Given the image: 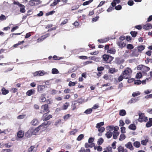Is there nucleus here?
I'll return each mask as SVG.
<instances>
[{"mask_svg": "<svg viewBox=\"0 0 152 152\" xmlns=\"http://www.w3.org/2000/svg\"><path fill=\"white\" fill-rule=\"evenodd\" d=\"M102 60L104 62L110 63L113 60L114 57L107 54H104L102 56Z\"/></svg>", "mask_w": 152, "mask_h": 152, "instance_id": "nucleus-2", "label": "nucleus"}, {"mask_svg": "<svg viewBox=\"0 0 152 152\" xmlns=\"http://www.w3.org/2000/svg\"><path fill=\"white\" fill-rule=\"evenodd\" d=\"M78 130L77 129H74L73 130L70 131V133L71 134L75 135L76 133L77 132Z\"/></svg>", "mask_w": 152, "mask_h": 152, "instance_id": "nucleus-59", "label": "nucleus"}, {"mask_svg": "<svg viewBox=\"0 0 152 152\" xmlns=\"http://www.w3.org/2000/svg\"><path fill=\"white\" fill-rule=\"evenodd\" d=\"M139 118L138 119V121L140 123L142 122H146L148 121V117L146 116L144 113L139 112L138 113Z\"/></svg>", "mask_w": 152, "mask_h": 152, "instance_id": "nucleus-3", "label": "nucleus"}, {"mask_svg": "<svg viewBox=\"0 0 152 152\" xmlns=\"http://www.w3.org/2000/svg\"><path fill=\"white\" fill-rule=\"evenodd\" d=\"M40 130V129L38 127L36 128L34 130H33V134H34V135H36V133H37Z\"/></svg>", "mask_w": 152, "mask_h": 152, "instance_id": "nucleus-50", "label": "nucleus"}, {"mask_svg": "<svg viewBox=\"0 0 152 152\" xmlns=\"http://www.w3.org/2000/svg\"><path fill=\"white\" fill-rule=\"evenodd\" d=\"M48 113H45L43 114L42 119L44 121H47L52 118V116L51 115H48Z\"/></svg>", "mask_w": 152, "mask_h": 152, "instance_id": "nucleus-6", "label": "nucleus"}, {"mask_svg": "<svg viewBox=\"0 0 152 152\" xmlns=\"http://www.w3.org/2000/svg\"><path fill=\"white\" fill-rule=\"evenodd\" d=\"M45 94H42L41 96H39V100L40 102H44L46 100V98L45 97Z\"/></svg>", "mask_w": 152, "mask_h": 152, "instance_id": "nucleus-12", "label": "nucleus"}, {"mask_svg": "<svg viewBox=\"0 0 152 152\" xmlns=\"http://www.w3.org/2000/svg\"><path fill=\"white\" fill-rule=\"evenodd\" d=\"M93 1V0H89L88 1H85L83 3V6H85L88 5L91 3Z\"/></svg>", "mask_w": 152, "mask_h": 152, "instance_id": "nucleus-44", "label": "nucleus"}, {"mask_svg": "<svg viewBox=\"0 0 152 152\" xmlns=\"http://www.w3.org/2000/svg\"><path fill=\"white\" fill-rule=\"evenodd\" d=\"M99 18V16H97L95 18H92V22H94L97 21L98 20Z\"/></svg>", "mask_w": 152, "mask_h": 152, "instance_id": "nucleus-58", "label": "nucleus"}, {"mask_svg": "<svg viewBox=\"0 0 152 152\" xmlns=\"http://www.w3.org/2000/svg\"><path fill=\"white\" fill-rule=\"evenodd\" d=\"M35 91L34 89H31L27 91L26 92V94L28 96H31L34 94Z\"/></svg>", "mask_w": 152, "mask_h": 152, "instance_id": "nucleus-17", "label": "nucleus"}, {"mask_svg": "<svg viewBox=\"0 0 152 152\" xmlns=\"http://www.w3.org/2000/svg\"><path fill=\"white\" fill-rule=\"evenodd\" d=\"M70 117V115L69 114H66L63 117V118L65 121L67 120Z\"/></svg>", "mask_w": 152, "mask_h": 152, "instance_id": "nucleus-64", "label": "nucleus"}, {"mask_svg": "<svg viewBox=\"0 0 152 152\" xmlns=\"http://www.w3.org/2000/svg\"><path fill=\"white\" fill-rule=\"evenodd\" d=\"M113 139H116L117 138V137L119 134V132H118L113 131Z\"/></svg>", "mask_w": 152, "mask_h": 152, "instance_id": "nucleus-28", "label": "nucleus"}, {"mask_svg": "<svg viewBox=\"0 0 152 152\" xmlns=\"http://www.w3.org/2000/svg\"><path fill=\"white\" fill-rule=\"evenodd\" d=\"M118 152H127L126 149H124V148L121 146H119L118 148Z\"/></svg>", "mask_w": 152, "mask_h": 152, "instance_id": "nucleus-21", "label": "nucleus"}, {"mask_svg": "<svg viewBox=\"0 0 152 152\" xmlns=\"http://www.w3.org/2000/svg\"><path fill=\"white\" fill-rule=\"evenodd\" d=\"M124 77L122 75H121L120 76L118 79V81L119 82H120L121 81H122L124 79Z\"/></svg>", "mask_w": 152, "mask_h": 152, "instance_id": "nucleus-63", "label": "nucleus"}, {"mask_svg": "<svg viewBox=\"0 0 152 152\" xmlns=\"http://www.w3.org/2000/svg\"><path fill=\"white\" fill-rule=\"evenodd\" d=\"M52 72L53 74H57L59 73V71L56 68H53L52 70Z\"/></svg>", "mask_w": 152, "mask_h": 152, "instance_id": "nucleus-47", "label": "nucleus"}, {"mask_svg": "<svg viewBox=\"0 0 152 152\" xmlns=\"http://www.w3.org/2000/svg\"><path fill=\"white\" fill-rule=\"evenodd\" d=\"M44 72L43 71H36L33 73L34 77L41 76L44 75Z\"/></svg>", "mask_w": 152, "mask_h": 152, "instance_id": "nucleus-8", "label": "nucleus"}, {"mask_svg": "<svg viewBox=\"0 0 152 152\" xmlns=\"http://www.w3.org/2000/svg\"><path fill=\"white\" fill-rule=\"evenodd\" d=\"M134 47L132 44H128L126 45V48L129 50H132L134 48Z\"/></svg>", "mask_w": 152, "mask_h": 152, "instance_id": "nucleus-42", "label": "nucleus"}, {"mask_svg": "<svg viewBox=\"0 0 152 152\" xmlns=\"http://www.w3.org/2000/svg\"><path fill=\"white\" fill-rule=\"evenodd\" d=\"M24 133L23 131L22 130L19 131L17 134L18 137L19 138L23 137L24 136Z\"/></svg>", "mask_w": 152, "mask_h": 152, "instance_id": "nucleus-22", "label": "nucleus"}, {"mask_svg": "<svg viewBox=\"0 0 152 152\" xmlns=\"http://www.w3.org/2000/svg\"><path fill=\"white\" fill-rule=\"evenodd\" d=\"M104 123L103 122H102L98 123L96 124V127L97 129L99 128H100L102 127V126L104 125Z\"/></svg>", "mask_w": 152, "mask_h": 152, "instance_id": "nucleus-31", "label": "nucleus"}, {"mask_svg": "<svg viewBox=\"0 0 152 152\" xmlns=\"http://www.w3.org/2000/svg\"><path fill=\"white\" fill-rule=\"evenodd\" d=\"M4 147L6 148H9L12 146V144L10 142L5 143Z\"/></svg>", "mask_w": 152, "mask_h": 152, "instance_id": "nucleus-48", "label": "nucleus"}, {"mask_svg": "<svg viewBox=\"0 0 152 152\" xmlns=\"http://www.w3.org/2000/svg\"><path fill=\"white\" fill-rule=\"evenodd\" d=\"M145 46L144 45H140L137 46L136 49L138 51L139 53H141L143 51L145 48Z\"/></svg>", "mask_w": 152, "mask_h": 152, "instance_id": "nucleus-13", "label": "nucleus"}, {"mask_svg": "<svg viewBox=\"0 0 152 152\" xmlns=\"http://www.w3.org/2000/svg\"><path fill=\"white\" fill-rule=\"evenodd\" d=\"M119 114L121 116H124L126 115V113L125 110H121L119 111Z\"/></svg>", "mask_w": 152, "mask_h": 152, "instance_id": "nucleus-27", "label": "nucleus"}, {"mask_svg": "<svg viewBox=\"0 0 152 152\" xmlns=\"http://www.w3.org/2000/svg\"><path fill=\"white\" fill-rule=\"evenodd\" d=\"M132 70L129 67H126L125 70L122 73V75L125 79H128L131 77V75L132 72Z\"/></svg>", "mask_w": 152, "mask_h": 152, "instance_id": "nucleus-1", "label": "nucleus"}, {"mask_svg": "<svg viewBox=\"0 0 152 152\" xmlns=\"http://www.w3.org/2000/svg\"><path fill=\"white\" fill-rule=\"evenodd\" d=\"M117 45L121 48H122L126 46V44L122 41H119L117 42Z\"/></svg>", "mask_w": 152, "mask_h": 152, "instance_id": "nucleus-14", "label": "nucleus"}, {"mask_svg": "<svg viewBox=\"0 0 152 152\" xmlns=\"http://www.w3.org/2000/svg\"><path fill=\"white\" fill-rule=\"evenodd\" d=\"M31 124L33 126H37L39 124V122L37 119H33L31 122Z\"/></svg>", "mask_w": 152, "mask_h": 152, "instance_id": "nucleus-19", "label": "nucleus"}, {"mask_svg": "<svg viewBox=\"0 0 152 152\" xmlns=\"http://www.w3.org/2000/svg\"><path fill=\"white\" fill-rule=\"evenodd\" d=\"M33 129H29L26 133L25 134V136L28 137H30L32 135H34V134H33Z\"/></svg>", "mask_w": 152, "mask_h": 152, "instance_id": "nucleus-11", "label": "nucleus"}, {"mask_svg": "<svg viewBox=\"0 0 152 152\" xmlns=\"http://www.w3.org/2000/svg\"><path fill=\"white\" fill-rule=\"evenodd\" d=\"M142 28L146 30H149L152 28V25L151 23H148L144 25L143 26Z\"/></svg>", "mask_w": 152, "mask_h": 152, "instance_id": "nucleus-10", "label": "nucleus"}, {"mask_svg": "<svg viewBox=\"0 0 152 152\" xmlns=\"http://www.w3.org/2000/svg\"><path fill=\"white\" fill-rule=\"evenodd\" d=\"M6 19V16L3 14H1L0 16V20L3 21Z\"/></svg>", "mask_w": 152, "mask_h": 152, "instance_id": "nucleus-60", "label": "nucleus"}, {"mask_svg": "<svg viewBox=\"0 0 152 152\" xmlns=\"http://www.w3.org/2000/svg\"><path fill=\"white\" fill-rule=\"evenodd\" d=\"M53 58L55 60H59L62 59L63 58L62 57H59L57 56H56L54 55L53 57Z\"/></svg>", "mask_w": 152, "mask_h": 152, "instance_id": "nucleus-43", "label": "nucleus"}, {"mask_svg": "<svg viewBox=\"0 0 152 152\" xmlns=\"http://www.w3.org/2000/svg\"><path fill=\"white\" fill-rule=\"evenodd\" d=\"M84 136L83 134H80L77 138V141H80L84 137Z\"/></svg>", "mask_w": 152, "mask_h": 152, "instance_id": "nucleus-49", "label": "nucleus"}, {"mask_svg": "<svg viewBox=\"0 0 152 152\" xmlns=\"http://www.w3.org/2000/svg\"><path fill=\"white\" fill-rule=\"evenodd\" d=\"M116 50L114 47L110 48L109 50H108L107 51V53H110L114 54L115 53Z\"/></svg>", "mask_w": 152, "mask_h": 152, "instance_id": "nucleus-15", "label": "nucleus"}, {"mask_svg": "<svg viewBox=\"0 0 152 152\" xmlns=\"http://www.w3.org/2000/svg\"><path fill=\"white\" fill-rule=\"evenodd\" d=\"M106 149L108 152H113L112 150V148L110 146H108L106 148Z\"/></svg>", "mask_w": 152, "mask_h": 152, "instance_id": "nucleus-62", "label": "nucleus"}, {"mask_svg": "<svg viewBox=\"0 0 152 152\" xmlns=\"http://www.w3.org/2000/svg\"><path fill=\"white\" fill-rule=\"evenodd\" d=\"M77 82H72V81H70L68 85L69 86H74L77 83Z\"/></svg>", "mask_w": 152, "mask_h": 152, "instance_id": "nucleus-52", "label": "nucleus"}, {"mask_svg": "<svg viewBox=\"0 0 152 152\" xmlns=\"http://www.w3.org/2000/svg\"><path fill=\"white\" fill-rule=\"evenodd\" d=\"M19 7H20V12L21 13H25L26 10L25 9L24 6L21 4Z\"/></svg>", "mask_w": 152, "mask_h": 152, "instance_id": "nucleus-29", "label": "nucleus"}, {"mask_svg": "<svg viewBox=\"0 0 152 152\" xmlns=\"http://www.w3.org/2000/svg\"><path fill=\"white\" fill-rule=\"evenodd\" d=\"M104 69V67L103 66H98L97 70L98 72H102V71H103Z\"/></svg>", "mask_w": 152, "mask_h": 152, "instance_id": "nucleus-53", "label": "nucleus"}, {"mask_svg": "<svg viewBox=\"0 0 152 152\" xmlns=\"http://www.w3.org/2000/svg\"><path fill=\"white\" fill-rule=\"evenodd\" d=\"M120 1V0H113V1L111 3V5L113 7H114L116 6L117 3H119Z\"/></svg>", "mask_w": 152, "mask_h": 152, "instance_id": "nucleus-26", "label": "nucleus"}, {"mask_svg": "<svg viewBox=\"0 0 152 152\" xmlns=\"http://www.w3.org/2000/svg\"><path fill=\"white\" fill-rule=\"evenodd\" d=\"M142 69L143 71L146 72L150 70V68L146 66L143 65Z\"/></svg>", "mask_w": 152, "mask_h": 152, "instance_id": "nucleus-46", "label": "nucleus"}, {"mask_svg": "<svg viewBox=\"0 0 152 152\" xmlns=\"http://www.w3.org/2000/svg\"><path fill=\"white\" fill-rule=\"evenodd\" d=\"M35 1L34 0H31L29 3V5L31 6H35L36 4Z\"/></svg>", "mask_w": 152, "mask_h": 152, "instance_id": "nucleus-51", "label": "nucleus"}, {"mask_svg": "<svg viewBox=\"0 0 152 152\" xmlns=\"http://www.w3.org/2000/svg\"><path fill=\"white\" fill-rule=\"evenodd\" d=\"M133 145L134 146L137 148L139 147L140 145V142L138 141L134 142L133 143Z\"/></svg>", "mask_w": 152, "mask_h": 152, "instance_id": "nucleus-37", "label": "nucleus"}, {"mask_svg": "<svg viewBox=\"0 0 152 152\" xmlns=\"http://www.w3.org/2000/svg\"><path fill=\"white\" fill-rule=\"evenodd\" d=\"M109 40V38H105L103 39H98V41L101 43H105Z\"/></svg>", "mask_w": 152, "mask_h": 152, "instance_id": "nucleus-23", "label": "nucleus"}, {"mask_svg": "<svg viewBox=\"0 0 152 152\" xmlns=\"http://www.w3.org/2000/svg\"><path fill=\"white\" fill-rule=\"evenodd\" d=\"M105 135L107 138L109 139L111 137L112 135V133L111 132L109 131L105 134Z\"/></svg>", "mask_w": 152, "mask_h": 152, "instance_id": "nucleus-33", "label": "nucleus"}, {"mask_svg": "<svg viewBox=\"0 0 152 152\" xmlns=\"http://www.w3.org/2000/svg\"><path fill=\"white\" fill-rule=\"evenodd\" d=\"M125 146L127 148L129 149L130 150H133L134 149V148L132 144V143L130 142L125 144Z\"/></svg>", "mask_w": 152, "mask_h": 152, "instance_id": "nucleus-18", "label": "nucleus"}, {"mask_svg": "<svg viewBox=\"0 0 152 152\" xmlns=\"http://www.w3.org/2000/svg\"><path fill=\"white\" fill-rule=\"evenodd\" d=\"M142 77V74L140 72L137 73L136 75V77L137 78H140Z\"/></svg>", "mask_w": 152, "mask_h": 152, "instance_id": "nucleus-56", "label": "nucleus"}, {"mask_svg": "<svg viewBox=\"0 0 152 152\" xmlns=\"http://www.w3.org/2000/svg\"><path fill=\"white\" fill-rule=\"evenodd\" d=\"M146 124L145 126L147 128H149L152 126V118H149V121Z\"/></svg>", "mask_w": 152, "mask_h": 152, "instance_id": "nucleus-16", "label": "nucleus"}, {"mask_svg": "<svg viewBox=\"0 0 152 152\" xmlns=\"http://www.w3.org/2000/svg\"><path fill=\"white\" fill-rule=\"evenodd\" d=\"M45 102L47 103L46 104H47L48 105L49 104H52L53 102V100L51 98H50L47 99H46Z\"/></svg>", "mask_w": 152, "mask_h": 152, "instance_id": "nucleus-41", "label": "nucleus"}, {"mask_svg": "<svg viewBox=\"0 0 152 152\" xmlns=\"http://www.w3.org/2000/svg\"><path fill=\"white\" fill-rule=\"evenodd\" d=\"M104 140L101 137L97 141V144L99 145H101L103 142Z\"/></svg>", "mask_w": 152, "mask_h": 152, "instance_id": "nucleus-36", "label": "nucleus"}, {"mask_svg": "<svg viewBox=\"0 0 152 152\" xmlns=\"http://www.w3.org/2000/svg\"><path fill=\"white\" fill-rule=\"evenodd\" d=\"M69 102H66L63 104V110H65L69 106Z\"/></svg>", "mask_w": 152, "mask_h": 152, "instance_id": "nucleus-32", "label": "nucleus"}, {"mask_svg": "<svg viewBox=\"0 0 152 152\" xmlns=\"http://www.w3.org/2000/svg\"><path fill=\"white\" fill-rule=\"evenodd\" d=\"M132 53L130 54V56L132 57H137L139 55V53L136 48H134L131 51Z\"/></svg>", "mask_w": 152, "mask_h": 152, "instance_id": "nucleus-7", "label": "nucleus"}, {"mask_svg": "<svg viewBox=\"0 0 152 152\" xmlns=\"http://www.w3.org/2000/svg\"><path fill=\"white\" fill-rule=\"evenodd\" d=\"M78 152H91V150L90 149L87 148L86 149L83 147H81Z\"/></svg>", "mask_w": 152, "mask_h": 152, "instance_id": "nucleus-24", "label": "nucleus"}, {"mask_svg": "<svg viewBox=\"0 0 152 152\" xmlns=\"http://www.w3.org/2000/svg\"><path fill=\"white\" fill-rule=\"evenodd\" d=\"M51 122L50 121H48L42 123L41 125L38 126L40 130H43L47 127V126H49L51 124Z\"/></svg>", "mask_w": 152, "mask_h": 152, "instance_id": "nucleus-5", "label": "nucleus"}, {"mask_svg": "<svg viewBox=\"0 0 152 152\" xmlns=\"http://www.w3.org/2000/svg\"><path fill=\"white\" fill-rule=\"evenodd\" d=\"M2 94L3 95H6L9 92V91L8 90H6L4 87L2 88L1 89Z\"/></svg>", "mask_w": 152, "mask_h": 152, "instance_id": "nucleus-30", "label": "nucleus"}, {"mask_svg": "<svg viewBox=\"0 0 152 152\" xmlns=\"http://www.w3.org/2000/svg\"><path fill=\"white\" fill-rule=\"evenodd\" d=\"M126 138V136L124 134H121L120 136V137L119 139L120 141H122Z\"/></svg>", "mask_w": 152, "mask_h": 152, "instance_id": "nucleus-45", "label": "nucleus"}, {"mask_svg": "<svg viewBox=\"0 0 152 152\" xmlns=\"http://www.w3.org/2000/svg\"><path fill=\"white\" fill-rule=\"evenodd\" d=\"M128 128L132 130H135L137 129V127L134 124H131L128 127Z\"/></svg>", "mask_w": 152, "mask_h": 152, "instance_id": "nucleus-25", "label": "nucleus"}, {"mask_svg": "<svg viewBox=\"0 0 152 152\" xmlns=\"http://www.w3.org/2000/svg\"><path fill=\"white\" fill-rule=\"evenodd\" d=\"M130 33L131 35L132 36V37H135L138 34L137 32L135 31H131L130 32Z\"/></svg>", "mask_w": 152, "mask_h": 152, "instance_id": "nucleus-38", "label": "nucleus"}, {"mask_svg": "<svg viewBox=\"0 0 152 152\" xmlns=\"http://www.w3.org/2000/svg\"><path fill=\"white\" fill-rule=\"evenodd\" d=\"M77 104V102L76 101H74L72 104L71 105L72 108V110H74L76 108V105Z\"/></svg>", "mask_w": 152, "mask_h": 152, "instance_id": "nucleus-34", "label": "nucleus"}, {"mask_svg": "<svg viewBox=\"0 0 152 152\" xmlns=\"http://www.w3.org/2000/svg\"><path fill=\"white\" fill-rule=\"evenodd\" d=\"M140 92L138 91L137 92H133L132 94V96L133 97H135V96L139 95H140Z\"/></svg>", "mask_w": 152, "mask_h": 152, "instance_id": "nucleus-40", "label": "nucleus"}, {"mask_svg": "<svg viewBox=\"0 0 152 152\" xmlns=\"http://www.w3.org/2000/svg\"><path fill=\"white\" fill-rule=\"evenodd\" d=\"M98 131L100 133L103 132L105 130V128L103 127H101L98 128Z\"/></svg>", "mask_w": 152, "mask_h": 152, "instance_id": "nucleus-55", "label": "nucleus"}, {"mask_svg": "<svg viewBox=\"0 0 152 152\" xmlns=\"http://www.w3.org/2000/svg\"><path fill=\"white\" fill-rule=\"evenodd\" d=\"M116 72L115 69L113 68H110L108 70V72L111 74H113Z\"/></svg>", "mask_w": 152, "mask_h": 152, "instance_id": "nucleus-35", "label": "nucleus"}, {"mask_svg": "<svg viewBox=\"0 0 152 152\" xmlns=\"http://www.w3.org/2000/svg\"><path fill=\"white\" fill-rule=\"evenodd\" d=\"M148 142V140L145 139L142 140L141 141V144L143 145H146L147 143Z\"/></svg>", "mask_w": 152, "mask_h": 152, "instance_id": "nucleus-57", "label": "nucleus"}, {"mask_svg": "<svg viewBox=\"0 0 152 152\" xmlns=\"http://www.w3.org/2000/svg\"><path fill=\"white\" fill-rule=\"evenodd\" d=\"M24 41H19L18 43L15 44L13 46V47L15 48H17L19 45H21L23 44V43H24Z\"/></svg>", "mask_w": 152, "mask_h": 152, "instance_id": "nucleus-39", "label": "nucleus"}, {"mask_svg": "<svg viewBox=\"0 0 152 152\" xmlns=\"http://www.w3.org/2000/svg\"><path fill=\"white\" fill-rule=\"evenodd\" d=\"M139 97H140L134 98H132L129 101V103L132 104V103L136 102L137 101L139 100Z\"/></svg>", "mask_w": 152, "mask_h": 152, "instance_id": "nucleus-20", "label": "nucleus"}, {"mask_svg": "<svg viewBox=\"0 0 152 152\" xmlns=\"http://www.w3.org/2000/svg\"><path fill=\"white\" fill-rule=\"evenodd\" d=\"M92 111V109H88L84 112V113L87 114H89L91 113Z\"/></svg>", "mask_w": 152, "mask_h": 152, "instance_id": "nucleus-54", "label": "nucleus"}, {"mask_svg": "<svg viewBox=\"0 0 152 152\" xmlns=\"http://www.w3.org/2000/svg\"><path fill=\"white\" fill-rule=\"evenodd\" d=\"M12 151L11 149H4L2 150L1 152H11Z\"/></svg>", "mask_w": 152, "mask_h": 152, "instance_id": "nucleus-61", "label": "nucleus"}, {"mask_svg": "<svg viewBox=\"0 0 152 152\" xmlns=\"http://www.w3.org/2000/svg\"><path fill=\"white\" fill-rule=\"evenodd\" d=\"M45 86L42 85H39L37 86V91L38 92L42 93L44 91L45 88Z\"/></svg>", "mask_w": 152, "mask_h": 152, "instance_id": "nucleus-9", "label": "nucleus"}, {"mask_svg": "<svg viewBox=\"0 0 152 152\" xmlns=\"http://www.w3.org/2000/svg\"><path fill=\"white\" fill-rule=\"evenodd\" d=\"M41 109L39 112L41 114L44 113L46 112V113H48L50 112L49 107L48 105L47 104L43 105L41 106Z\"/></svg>", "mask_w": 152, "mask_h": 152, "instance_id": "nucleus-4", "label": "nucleus"}]
</instances>
